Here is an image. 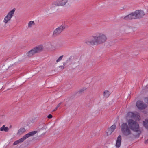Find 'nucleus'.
Segmentation results:
<instances>
[{"label":"nucleus","instance_id":"c85d7f7f","mask_svg":"<svg viewBox=\"0 0 148 148\" xmlns=\"http://www.w3.org/2000/svg\"><path fill=\"white\" fill-rule=\"evenodd\" d=\"M45 133H46V132H45L44 134H42H42L44 135V134Z\"/></svg>","mask_w":148,"mask_h":148},{"label":"nucleus","instance_id":"a211bd4d","mask_svg":"<svg viewBox=\"0 0 148 148\" xmlns=\"http://www.w3.org/2000/svg\"><path fill=\"white\" fill-rule=\"evenodd\" d=\"M104 96L106 97H108L109 95V92L108 90H105L103 92Z\"/></svg>","mask_w":148,"mask_h":148},{"label":"nucleus","instance_id":"1a4fd4ad","mask_svg":"<svg viewBox=\"0 0 148 148\" xmlns=\"http://www.w3.org/2000/svg\"><path fill=\"white\" fill-rule=\"evenodd\" d=\"M136 105L138 108L142 110L145 109L147 107V105L141 101H138L136 103Z\"/></svg>","mask_w":148,"mask_h":148},{"label":"nucleus","instance_id":"393cba45","mask_svg":"<svg viewBox=\"0 0 148 148\" xmlns=\"http://www.w3.org/2000/svg\"><path fill=\"white\" fill-rule=\"evenodd\" d=\"M144 143L145 144H148V139H147V140H145L144 141Z\"/></svg>","mask_w":148,"mask_h":148},{"label":"nucleus","instance_id":"7ed1b4c3","mask_svg":"<svg viewBox=\"0 0 148 148\" xmlns=\"http://www.w3.org/2000/svg\"><path fill=\"white\" fill-rule=\"evenodd\" d=\"M145 15V14L143 11L141 10H136L125 16L123 19L127 20H131L132 19H140L142 18Z\"/></svg>","mask_w":148,"mask_h":148},{"label":"nucleus","instance_id":"9b49d317","mask_svg":"<svg viewBox=\"0 0 148 148\" xmlns=\"http://www.w3.org/2000/svg\"><path fill=\"white\" fill-rule=\"evenodd\" d=\"M116 127L115 125H113L111 126L109 129L108 132H107V134L108 135H110L114 131Z\"/></svg>","mask_w":148,"mask_h":148},{"label":"nucleus","instance_id":"aec40b11","mask_svg":"<svg viewBox=\"0 0 148 148\" xmlns=\"http://www.w3.org/2000/svg\"><path fill=\"white\" fill-rule=\"evenodd\" d=\"M63 57V55H62L61 56H60L56 60V62L57 63L59 62L60 61L62 58Z\"/></svg>","mask_w":148,"mask_h":148},{"label":"nucleus","instance_id":"6ab92c4d","mask_svg":"<svg viewBox=\"0 0 148 148\" xmlns=\"http://www.w3.org/2000/svg\"><path fill=\"white\" fill-rule=\"evenodd\" d=\"M86 88H83L81 89H80L79 91L78 92V93L80 94L81 93L84 92L86 90Z\"/></svg>","mask_w":148,"mask_h":148},{"label":"nucleus","instance_id":"9d476101","mask_svg":"<svg viewBox=\"0 0 148 148\" xmlns=\"http://www.w3.org/2000/svg\"><path fill=\"white\" fill-rule=\"evenodd\" d=\"M68 0H58L53 3L54 5L56 6H63L67 2Z\"/></svg>","mask_w":148,"mask_h":148},{"label":"nucleus","instance_id":"412c9836","mask_svg":"<svg viewBox=\"0 0 148 148\" xmlns=\"http://www.w3.org/2000/svg\"><path fill=\"white\" fill-rule=\"evenodd\" d=\"M66 65V64L65 63H64L63 64V65L62 66H60L59 67V68H61V70H63L64 68V67Z\"/></svg>","mask_w":148,"mask_h":148},{"label":"nucleus","instance_id":"39448f33","mask_svg":"<svg viewBox=\"0 0 148 148\" xmlns=\"http://www.w3.org/2000/svg\"><path fill=\"white\" fill-rule=\"evenodd\" d=\"M37 132V131H33L31 132L24 136L22 138L18 140L15 141L13 143L14 145H16L24 141L27 138L32 136L36 134Z\"/></svg>","mask_w":148,"mask_h":148},{"label":"nucleus","instance_id":"0eeeda50","mask_svg":"<svg viewBox=\"0 0 148 148\" xmlns=\"http://www.w3.org/2000/svg\"><path fill=\"white\" fill-rule=\"evenodd\" d=\"M65 29V27L64 25H61L54 30L53 34V36L56 37L60 35L62 32Z\"/></svg>","mask_w":148,"mask_h":148},{"label":"nucleus","instance_id":"5701e85b","mask_svg":"<svg viewBox=\"0 0 148 148\" xmlns=\"http://www.w3.org/2000/svg\"><path fill=\"white\" fill-rule=\"evenodd\" d=\"M145 101L147 103H148V98H145Z\"/></svg>","mask_w":148,"mask_h":148},{"label":"nucleus","instance_id":"f3484780","mask_svg":"<svg viewBox=\"0 0 148 148\" xmlns=\"http://www.w3.org/2000/svg\"><path fill=\"white\" fill-rule=\"evenodd\" d=\"M34 24L35 23L34 21H30L28 23V26L29 27H31L32 25H34Z\"/></svg>","mask_w":148,"mask_h":148},{"label":"nucleus","instance_id":"ddd939ff","mask_svg":"<svg viewBox=\"0 0 148 148\" xmlns=\"http://www.w3.org/2000/svg\"><path fill=\"white\" fill-rule=\"evenodd\" d=\"M9 129L7 127H5V125H3L2 127L0 128V130L1 131H4L5 132H8Z\"/></svg>","mask_w":148,"mask_h":148},{"label":"nucleus","instance_id":"bb28decb","mask_svg":"<svg viewBox=\"0 0 148 148\" xmlns=\"http://www.w3.org/2000/svg\"><path fill=\"white\" fill-rule=\"evenodd\" d=\"M42 125H43V126H44V125H44V124H43ZM41 129H42V130H43L45 129H45H46V128H45L44 126H43V127H42L41 129H40V130H41Z\"/></svg>","mask_w":148,"mask_h":148},{"label":"nucleus","instance_id":"4468645a","mask_svg":"<svg viewBox=\"0 0 148 148\" xmlns=\"http://www.w3.org/2000/svg\"><path fill=\"white\" fill-rule=\"evenodd\" d=\"M25 131V129L24 128H21L18 130L17 134L20 135L23 133Z\"/></svg>","mask_w":148,"mask_h":148},{"label":"nucleus","instance_id":"f03ea898","mask_svg":"<svg viewBox=\"0 0 148 148\" xmlns=\"http://www.w3.org/2000/svg\"><path fill=\"white\" fill-rule=\"evenodd\" d=\"M128 125L130 129L137 133V134L134 135L135 138H138L141 133V131L138 123L132 119H129L128 121Z\"/></svg>","mask_w":148,"mask_h":148},{"label":"nucleus","instance_id":"2eb2a0df","mask_svg":"<svg viewBox=\"0 0 148 148\" xmlns=\"http://www.w3.org/2000/svg\"><path fill=\"white\" fill-rule=\"evenodd\" d=\"M143 123L144 127L146 129L148 130V119L145 120V121L143 122Z\"/></svg>","mask_w":148,"mask_h":148},{"label":"nucleus","instance_id":"dca6fc26","mask_svg":"<svg viewBox=\"0 0 148 148\" xmlns=\"http://www.w3.org/2000/svg\"><path fill=\"white\" fill-rule=\"evenodd\" d=\"M131 116L134 119H139V115L137 114H135L134 113L132 112L131 113Z\"/></svg>","mask_w":148,"mask_h":148},{"label":"nucleus","instance_id":"423d86ee","mask_svg":"<svg viewBox=\"0 0 148 148\" xmlns=\"http://www.w3.org/2000/svg\"><path fill=\"white\" fill-rule=\"evenodd\" d=\"M121 131L122 134L127 136L131 133V132L129 126L126 123H123L121 126Z\"/></svg>","mask_w":148,"mask_h":148},{"label":"nucleus","instance_id":"6e6552de","mask_svg":"<svg viewBox=\"0 0 148 148\" xmlns=\"http://www.w3.org/2000/svg\"><path fill=\"white\" fill-rule=\"evenodd\" d=\"M15 10V9H14L10 11L8 14L5 17L3 21L5 24L7 23L8 21L11 20V18L14 15Z\"/></svg>","mask_w":148,"mask_h":148},{"label":"nucleus","instance_id":"a878e982","mask_svg":"<svg viewBox=\"0 0 148 148\" xmlns=\"http://www.w3.org/2000/svg\"><path fill=\"white\" fill-rule=\"evenodd\" d=\"M61 103H59L57 106H56V108H58L59 107L60 105L61 104Z\"/></svg>","mask_w":148,"mask_h":148},{"label":"nucleus","instance_id":"cd10ccee","mask_svg":"<svg viewBox=\"0 0 148 148\" xmlns=\"http://www.w3.org/2000/svg\"><path fill=\"white\" fill-rule=\"evenodd\" d=\"M57 109H58V108L56 107L55 109H54V110H53V111H56V110H57Z\"/></svg>","mask_w":148,"mask_h":148},{"label":"nucleus","instance_id":"f8f14e48","mask_svg":"<svg viewBox=\"0 0 148 148\" xmlns=\"http://www.w3.org/2000/svg\"><path fill=\"white\" fill-rule=\"evenodd\" d=\"M121 139L122 138L121 136L119 135L117 137V140L116 141V144L115 145V146L117 148H119L120 146Z\"/></svg>","mask_w":148,"mask_h":148},{"label":"nucleus","instance_id":"20e7f679","mask_svg":"<svg viewBox=\"0 0 148 148\" xmlns=\"http://www.w3.org/2000/svg\"><path fill=\"white\" fill-rule=\"evenodd\" d=\"M43 47L42 45H41L29 51L26 54L28 57H31L35 53L40 52L43 50Z\"/></svg>","mask_w":148,"mask_h":148},{"label":"nucleus","instance_id":"f257e3e1","mask_svg":"<svg viewBox=\"0 0 148 148\" xmlns=\"http://www.w3.org/2000/svg\"><path fill=\"white\" fill-rule=\"evenodd\" d=\"M107 39V37L104 34L99 33L85 40L84 42L88 45L93 46L102 44L105 42Z\"/></svg>","mask_w":148,"mask_h":148},{"label":"nucleus","instance_id":"4be33fe9","mask_svg":"<svg viewBox=\"0 0 148 148\" xmlns=\"http://www.w3.org/2000/svg\"><path fill=\"white\" fill-rule=\"evenodd\" d=\"M74 58L73 56H71L67 60V61H71L72 59Z\"/></svg>","mask_w":148,"mask_h":148},{"label":"nucleus","instance_id":"b1692460","mask_svg":"<svg viewBox=\"0 0 148 148\" xmlns=\"http://www.w3.org/2000/svg\"><path fill=\"white\" fill-rule=\"evenodd\" d=\"M52 115L51 114H50L48 116L47 118L49 119H50L52 118Z\"/></svg>","mask_w":148,"mask_h":148}]
</instances>
